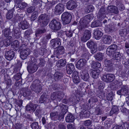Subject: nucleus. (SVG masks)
Masks as SVG:
<instances>
[{
	"mask_svg": "<svg viewBox=\"0 0 129 129\" xmlns=\"http://www.w3.org/2000/svg\"><path fill=\"white\" fill-rule=\"evenodd\" d=\"M59 38L52 39L50 41V43L52 47L55 48L61 45V42Z\"/></svg>",
	"mask_w": 129,
	"mask_h": 129,
	"instance_id": "13",
	"label": "nucleus"
},
{
	"mask_svg": "<svg viewBox=\"0 0 129 129\" xmlns=\"http://www.w3.org/2000/svg\"><path fill=\"white\" fill-rule=\"evenodd\" d=\"M87 61L85 58L80 59L77 62L76 65V68L79 69H82L86 63Z\"/></svg>",
	"mask_w": 129,
	"mask_h": 129,
	"instance_id": "17",
	"label": "nucleus"
},
{
	"mask_svg": "<svg viewBox=\"0 0 129 129\" xmlns=\"http://www.w3.org/2000/svg\"><path fill=\"white\" fill-rule=\"evenodd\" d=\"M119 111V110L117 106H113L110 111V115L112 116L114 113L116 114Z\"/></svg>",
	"mask_w": 129,
	"mask_h": 129,
	"instance_id": "41",
	"label": "nucleus"
},
{
	"mask_svg": "<svg viewBox=\"0 0 129 129\" xmlns=\"http://www.w3.org/2000/svg\"><path fill=\"white\" fill-rule=\"evenodd\" d=\"M81 78L85 81H87L89 80L90 76L88 71H83L81 73Z\"/></svg>",
	"mask_w": 129,
	"mask_h": 129,
	"instance_id": "25",
	"label": "nucleus"
},
{
	"mask_svg": "<svg viewBox=\"0 0 129 129\" xmlns=\"http://www.w3.org/2000/svg\"><path fill=\"white\" fill-rule=\"evenodd\" d=\"M17 7L18 8L22 9L24 10L25 7L27 6V4L24 2H22L21 3H17Z\"/></svg>",
	"mask_w": 129,
	"mask_h": 129,
	"instance_id": "52",
	"label": "nucleus"
},
{
	"mask_svg": "<svg viewBox=\"0 0 129 129\" xmlns=\"http://www.w3.org/2000/svg\"><path fill=\"white\" fill-rule=\"evenodd\" d=\"M23 17V15L22 13H17L13 18V20L14 23L16 22L20 23V22L22 21V19Z\"/></svg>",
	"mask_w": 129,
	"mask_h": 129,
	"instance_id": "23",
	"label": "nucleus"
},
{
	"mask_svg": "<svg viewBox=\"0 0 129 129\" xmlns=\"http://www.w3.org/2000/svg\"><path fill=\"white\" fill-rule=\"evenodd\" d=\"M19 46V42L17 40H15L11 44L12 47L14 48L15 50H18Z\"/></svg>",
	"mask_w": 129,
	"mask_h": 129,
	"instance_id": "40",
	"label": "nucleus"
},
{
	"mask_svg": "<svg viewBox=\"0 0 129 129\" xmlns=\"http://www.w3.org/2000/svg\"><path fill=\"white\" fill-rule=\"evenodd\" d=\"M32 33L31 29H27L24 33V37L26 38H28L30 37V35Z\"/></svg>",
	"mask_w": 129,
	"mask_h": 129,
	"instance_id": "50",
	"label": "nucleus"
},
{
	"mask_svg": "<svg viewBox=\"0 0 129 129\" xmlns=\"http://www.w3.org/2000/svg\"><path fill=\"white\" fill-rule=\"evenodd\" d=\"M83 112L82 114V117L85 118L88 117L89 116V112L88 110H84V111H82Z\"/></svg>",
	"mask_w": 129,
	"mask_h": 129,
	"instance_id": "62",
	"label": "nucleus"
},
{
	"mask_svg": "<svg viewBox=\"0 0 129 129\" xmlns=\"http://www.w3.org/2000/svg\"><path fill=\"white\" fill-rule=\"evenodd\" d=\"M58 113L57 112H52L50 113V116L52 120H57L58 119Z\"/></svg>",
	"mask_w": 129,
	"mask_h": 129,
	"instance_id": "39",
	"label": "nucleus"
},
{
	"mask_svg": "<svg viewBox=\"0 0 129 129\" xmlns=\"http://www.w3.org/2000/svg\"><path fill=\"white\" fill-rule=\"evenodd\" d=\"M46 31V30L45 28L37 29L35 31V36L37 37H39L41 35L45 33Z\"/></svg>",
	"mask_w": 129,
	"mask_h": 129,
	"instance_id": "32",
	"label": "nucleus"
},
{
	"mask_svg": "<svg viewBox=\"0 0 129 129\" xmlns=\"http://www.w3.org/2000/svg\"><path fill=\"white\" fill-rule=\"evenodd\" d=\"M62 23L64 25L68 24L70 22L72 19L71 14L68 12H65L62 13L61 16Z\"/></svg>",
	"mask_w": 129,
	"mask_h": 129,
	"instance_id": "6",
	"label": "nucleus"
},
{
	"mask_svg": "<svg viewBox=\"0 0 129 129\" xmlns=\"http://www.w3.org/2000/svg\"><path fill=\"white\" fill-rule=\"evenodd\" d=\"M32 129H40L38 122L33 123L30 125Z\"/></svg>",
	"mask_w": 129,
	"mask_h": 129,
	"instance_id": "54",
	"label": "nucleus"
},
{
	"mask_svg": "<svg viewBox=\"0 0 129 129\" xmlns=\"http://www.w3.org/2000/svg\"><path fill=\"white\" fill-rule=\"evenodd\" d=\"M49 25L50 27L54 32L59 30L61 27L60 23L55 19H53L51 21Z\"/></svg>",
	"mask_w": 129,
	"mask_h": 129,
	"instance_id": "3",
	"label": "nucleus"
},
{
	"mask_svg": "<svg viewBox=\"0 0 129 129\" xmlns=\"http://www.w3.org/2000/svg\"><path fill=\"white\" fill-rule=\"evenodd\" d=\"M121 58V55L120 53L119 52H115V54L112 56L111 59L113 60H119Z\"/></svg>",
	"mask_w": 129,
	"mask_h": 129,
	"instance_id": "35",
	"label": "nucleus"
},
{
	"mask_svg": "<svg viewBox=\"0 0 129 129\" xmlns=\"http://www.w3.org/2000/svg\"><path fill=\"white\" fill-rule=\"evenodd\" d=\"M86 45L88 47L91 49V53H94L96 51L97 46V43L95 42L90 40L87 42Z\"/></svg>",
	"mask_w": 129,
	"mask_h": 129,
	"instance_id": "7",
	"label": "nucleus"
},
{
	"mask_svg": "<svg viewBox=\"0 0 129 129\" xmlns=\"http://www.w3.org/2000/svg\"><path fill=\"white\" fill-rule=\"evenodd\" d=\"M22 66V64L21 62H19L18 64L15 66L14 69V73H16L19 71L20 68Z\"/></svg>",
	"mask_w": 129,
	"mask_h": 129,
	"instance_id": "53",
	"label": "nucleus"
},
{
	"mask_svg": "<svg viewBox=\"0 0 129 129\" xmlns=\"http://www.w3.org/2000/svg\"><path fill=\"white\" fill-rule=\"evenodd\" d=\"M105 9L104 7L101 8L99 10L98 15V18L100 20L103 19L106 17Z\"/></svg>",
	"mask_w": 129,
	"mask_h": 129,
	"instance_id": "19",
	"label": "nucleus"
},
{
	"mask_svg": "<svg viewBox=\"0 0 129 129\" xmlns=\"http://www.w3.org/2000/svg\"><path fill=\"white\" fill-rule=\"evenodd\" d=\"M50 101L49 97L45 96L43 94L41 96V97L39 99V102L40 103H48L51 102Z\"/></svg>",
	"mask_w": 129,
	"mask_h": 129,
	"instance_id": "29",
	"label": "nucleus"
},
{
	"mask_svg": "<svg viewBox=\"0 0 129 129\" xmlns=\"http://www.w3.org/2000/svg\"><path fill=\"white\" fill-rule=\"evenodd\" d=\"M66 63V59H61L58 60L56 62V66L58 68H61L65 66Z\"/></svg>",
	"mask_w": 129,
	"mask_h": 129,
	"instance_id": "31",
	"label": "nucleus"
},
{
	"mask_svg": "<svg viewBox=\"0 0 129 129\" xmlns=\"http://www.w3.org/2000/svg\"><path fill=\"white\" fill-rule=\"evenodd\" d=\"M12 38L11 36H9L6 39H5L3 42V45L7 47L9 46L12 41V40L11 39Z\"/></svg>",
	"mask_w": 129,
	"mask_h": 129,
	"instance_id": "37",
	"label": "nucleus"
},
{
	"mask_svg": "<svg viewBox=\"0 0 129 129\" xmlns=\"http://www.w3.org/2000/svg\"><path fill=\"white\" fill-rule=\"evenodd\" d=\"M98 88L102 91L104 88V83L101 80H98L97 82Z\"/></svg>",
	"mask_w": 129,
	"mask_h": 129,
	"instance_id": "47",
	"label": "nucleus"
},
{
	"mask_svg": "<svg viewBox=\"0 0 129 129\" xmlns=\"http://www.w3.org/2000/svg\"><path fill=\"white\" fill-rule=\"evenodd\" d=\"M18 24L19 26L21 27L23 29H27L28 27V25L26 20L21 21L20 23H19Z\"/></svg>",
	"mask_w": 129,
	"mask_h": 129,
	"instance_id": "34",
	"label": "nucleus"
},
{
	"mask_svg": "<svg viewBox=\"0 0 129 129\" xmlns=\"http://www.w3.org/2000/svg\"><path fill=\"white\" fill-rule=\"evenodd\" d=\"M22 74L20 73H18L15 75L13 78V79H15L16 81H18L21 79Z\"/></svg>",
	"mask_w": 129,
	"mask_h": 129,
	"instance_id": "59",
	"label": "nucleus"
},
{
	"mask_svg": "<svg viewBox=\"0 0 129 129\" xmlns=\"http://www.w3.org/2000/svg\"><path fill=\"white\" fill-rule=\"evenodd\" d=\"M38 67L37 64L34 63L29 64L27 67V70L30 73H33L37 70Z\"/></svg>",
	"mask_w": 129,
	"mask_h": 129,
	"instance_id": "16",
	"label": "nucleus"
},
{
	"mask_svg": "<svg viewBox=\"0 0 129 129\" xmlns=\"http://www.w3.org/2000/svg\"><path fill=\"white\" fill-rule=\"evenodd\" d=\"M13 10L11 9L9 10L6 14V18L8 19H11L13 17Z\"/></svg>",
	"mask_w": 129,
	"mask_h": 129,
	"instance_id": "48",
	"label": "nucleus"
},
{
	"mask_svg": "<svg viewBox=\"0 0 129 129\" xmlns=\"http://www.w3.org/2000/svg\"><path fill=\"white\" fill-rule=\"evenodd\" d=\"M91 36V33L90 31L88 30H86L84 31L82 36L81 38V41L85 42L89 40Z\"/></svg>",
	"mask_w": 129,
	"mask_h": 129,
	"instance_id": "12",
	"label": "nucleus"
},
{
	"mask_svg": "<svg viewBox=\"0 0 129 129\" xmlns=\"http://www.w3.org/2000/svg\"><path fill=\"white\" fill-rule=\"evenodd\" d=\"M94 38L97 40L100 39L103 35V33L97 28L94 30Z\"/></svg>",
	"mask_w": 129,
	"mask_h": 129,
	"instance_id": "27",
	"label": "nucleus"
},
{
	"mask_svg": "<svg viewBox=\"0 0 129 129\" xmlns=\"http://www.w3.org/2000/svg\"><path fill=\"white\" fill-rule=\"evenodd\" d=\"M128 86L123 85L121 87V89L118 90L117 93L119 95H122L126 96L129 95Z\"/></svg>",
	"mask_w": 129,
	"mask_h": 129,
	"instance_id": "11",
	"label": "nucleus"
},
{
	"mask_svg": "<svg viewBox=\"0 0 129 129\" xmlns=\"http://www.w3.org/2000/svg\"><path fill=\"white\" fill-rule=\"evenodd\" d=\"M61 109L62 110V111L64 112V113L63 112L62 114L60 113L58 115V119L60 120L64 118V115L66 114L68 111L67 107L65 105L62 104L61 105Z\"/></svg>",
	"mask_w": 129,
	"mask_h": 129,
	"instance_id": "21",
	"label": "nucleus"
},
{
	"mask_svg": "<svg viewBox=\"0 0 129 129\" xmlns=\"http://www.w3.org/2000/svg\"><path fill=\"white\" fill-rule=\"evenodd\" d=\"M66 71L67 74L71 75L73 73L75 69V66L72 63L67 64L66 66Z\"/></svg>",
	"mask_w": 129,
	"mask_h": 129,
	"instance_id": "22",
	"label": "nucleus"
},
{
	"mask_svg": "<svg viewBox=\"0 0 129 129\" xmlns=\"http://www.w3.org/2000/svg\"><path fill=\"white\" fill-rule=\"evenodd\" d=\"M95 113L96 115H101L103 113V111L101 106H98L95 110Z\"/></svg>",
	"mask_w": 129,
	"mask_h": 129,
	"instance_id": "38",
	"label": "nucleus"
},
{
	"mask_svg": "<svg viewBox=\"0 0 129 129\" xmlns=\"http://www.w3.org/2000/svg\"><path fill=\"white\" fill-rule=\"evenodd\" d=\"M38 12L37 11H35L32 15L30 19L31 21H34L35 19L38 16Z\"/></svg>",
	"mask_w": 129,
	"mask_h": 129,
	"instance_id": "58",
	"label": "nucleus"
},
{
	"mask_svg": "<svg viewBox=\"0 0 129 129\" xmlns=\"http://www.w3.org/2000/svg\"><path fill=\"white\" fill-rule=\"evenodd\" d=\"M23 95L24 96H27L30 95L31 93L30 90L27 88H24L23 91Z\"/></svg>",
	"mask_w": 129,
	"mask_h": 129,
	"instance_id": "45",
	"label": "nucleus"
},
{
	"mask_svg": "<svg viewBox=\"0 0 129 129\" xmlns=\"http://www.w3.org/2000/svg\"><path fill=\"white\" fill-rule=\"evenodd\" d=\"M112 40V37L108 35H104L102 38V41L105 44H111Z\"/></svg>",
	"mask_w": 129,
	"mask_h": 129,
	"instance_id": "24",
	"label": "nucleus"
},
{
	"mask_svg": "<svg viewBox=\"0 0 129 129\" xmlns=\"http://www.w3.org/2000/svg\"><path fill=\"white\" fill-rule=\"evenodd\" d=\"M94 9L92 5H89L85 9V12L86 13H88L93 11Z\"/></svg>",
	"mask_w": 129,
	"mask_h": 129,
	"instance_id": "46",
	"label": "nucleus"
},
{
	"mask_svg": "<svg viewBox=\"0 0 129 129\" xmlns=\"http://www.w3.org/2000/svg\"><path fill=\"white\" fill-rule=\"evenodd\" d=\"M15 53L12 50L6 51L5 53V58L9 60H12L15 56Z\"/></svg>",
	"mask_w": 129,
	"mask_h": 129,
	"instance_id": "18",
	"label": "nucleus"
},
{
	"mask_svg": "<svg viewBox=\"0 0 129 129\" xmlns=\"http://www.w3.org/2000/svg\"><path fill=\"white\" fill-rule=\"evenodd\" d=\"M74 120V116L71 113L68 114L66 117V121L67 122H73Z\"/></svg>",
	"mask_w": 129,
	"mask_h": 129,
	"instance_id": "33",
	"label": "nucleus"
},
{
	"mask_svg": "<svg viewBox=\"0 0 129 129\" xmlns=\"http://www.w3.org/2000/svg\"><path fill=\"white\" fill-rule=\"evenodd\" d=\"M64 5L62 4L59 3L55 7L54 14L57 15H59L64 11Z\"/></svg>",
	"mask_w": 129,
	"mask_h": 129,
	"instance_id": "9",
	"label": "nucleus"
},
{
	"mask_svg": "<svg viewBox=\"0 0 129 129\" xmlns=\"http://www.w3.org/2000/svg\"><path fill=\"white\" fill-rule=\"evenodd\" d=\"M92 122V120H88L84 121L83 124L84 125L86 126H91V124Z\"/></svg>",
	"mask_w": 129,
	"mask_h": 129,
	"instance_id": "61",
	"label": "nucleus"
},
{
	"mask_svg": "<svg viewBox=\"0 0 129 129\" xmlns=\"http://www.w3.org/2000/svg\"><path fill=\"white\" fill-rule=\"evenodd\" d=\"M64 95V94L63 92L56 91L51 93L50 98L52 100H56L59 102L62 99Z\"/></svg>",
	"mask_w": 129,
	"mask_h": 129,
	"instance_id": "5",
	"label": "nucleus"
},
{
	"mask_svg": "<svg viewBox=\"0 0 129 129\" xmlns=\"http://www.w3.org/2000/svg\"><path fill=\"white\" fill-rule=\"evenodd\" d=\"M12 28V25H11L9 27L7 28H5L3 30V33L5 37H8L9 35L11 33V30Z\"/></svg>",
	"mask_w": 129,
	"mask_h": 129,
	"instance_id": "28",
	"label": "nucleus"
},
{
	"mask_svg": "<svg viewBox=\"0 0 129 129\" xmlns=\"http://www.w3.org/2000/svg\"><path fill=\"white\" fill-rule=\"evenodd\" d=\"M113 59H111L108 60L107 59H105L104 61L105 66L108 68L106 69V71L108 72H111L113 70V67L112 66L114 64Z\"/></svg>",
	"mask_w": 129,
	"mask_h": 129,
	"instance_id": "8",
	"label": "nucleus"
},
{
	"mask_svg": "<svg viewBox=\"0 0 129 129\" xmlns=\"http://www.w3.org/2000/svg\"><path fill=\"white\" fill-rule=\"evenodd\" d=\"M39 80H36L33 82L32 85L30 86L32 90L37 93L41 92L42 89Z\"/></svg>",
	"mask_w": 129,
	"mask_h": 129,
	"instance_id": "4",
	"label": "nucleus"
},
{
	"mask_svg": "<svg viewBox=\"0 0 129 129\" xmlns=\"http://www.w3.org/2000/svg\"><path fill=\"white\" fill-rule=\"evenodd\" d=\"M115 52H114L109 49L108 48H107L106 50V53L107 54L110 56V58H111L112 56L115 54Z\"/></svg>",
	"mask_w": 129,
	"mask_h": 129,
	"instance_id": "51",
	"label": "nucleus"
},
{
	"mask_svg": "<svg viewBox=\"0 0 129 129\" xmlns=\"http://www.w3.org/2000/svg\"><path fill=\"white\" fill-rule=\"evenodd\" d=\"M119 75L120 77H122L123 78H124V79H125L126 80H127L126 79L127 78V75L126 72L125 71L121 72L120 73Z\"/></svg>",
	"mask_w": 129,
	"mask_h": 129,
	"instance_id": "57",
	"label": "nucleus"
},
{
	"mask_svg": "<svg viewBox=\"0 0 129 129\" xmlns=\"http://www.w3.org/2000/svg\"><path fill=\"white\" fill-rule=\"evenodd\" d=\"M52 88L54 90H58L61 88L60 84L58 83L53 84L52 86Z\"/></svg>",
	"mask_w": 129,
	"mask_h": 129,
	"instance_id": "55",
	"label": "nucleus"
},
{
	"mask_svg": "<svg viewBox=\"0 0 129 129\" xmlns=\"http://www.w3.org/2000/svg\"><path fill=\"white\" fill-rule=\"evenodd\" d=\"M91 73L93 78H96L98 77L100 73V71L99 70H93L91 71Z\"/></svg>",
	"mask_w": 129,
	"mask_h": 129,
	"instance_id": "43",
	"label": "nucleus"
},
{
	"mask_svg": "<svg viewBox=\"0 0 129 129\" xmlns=\"http://www.w3.org/2000/svg\"><path fill=\"white\" fill-rule=\"evenodd\" d=\"M63 74L62 72L57 71L54 75V79L55 81L60 80L63 77Z\"/></svg>",
	"mask_w": 129,
	"mask_h": 129,
	"instance_id": "30",
	"label": "nucleus"
},
{
	"mask_svg": "<svg viewBox=\"0 0 129 129\" xmlns=\"http://www.w3.org/2000/svg\"><path fill=\"white\" fill-rule=\"evenodd\" d=\"M103 57V55L101 53L99 52L95 54L94 57L96 60H102Z\"/></svg>",
	"mask_w": 129,
	"mask_h": 129,
	"instance_id": "49",
	"label": "nucleus"
},
{
	"mask_svg": "<svg viewBox=\"0 0 129 129\" xmlns=\"http://www.w3.org/2000/svg\"><path fill=\"white\" fill-rule=\"evenodd\" d=\"M108 83L111 82L114 80L115 78L114 75L113 74H108Z\"/></svg>",
	"mask_w": 129,
	"mask_h": 129,
	"instance_id": "60",
	"label": "nucleus"
},
{
	"mask_svg": "<svg viewBox=\"0 0 129 129\" xmlns=\"http://www.w3.org/2000/svg\"><path fill=\"white\" fill-rule=\"evenodd\" d=\"M90 15H88L80 19L78 27L79 31H82L87 26L88 22L90 19Z\"/></svg>",
	"mask_w": 129,
	"mask_h": 129,
	"instance_id": "1",
	"label": "nucleus"
},
{
	"mask_svg": "<svg viewBox=\"0 0 129 129\" xmlns=\"http://www.w3.org/2000/svg\"><path fill=\"white\" fill-rule=\"evenodd\" d=\"M101 66V64L97 62H95L94 61H92L91 64V67L94 69H97L100 68Z\"/></svg>",
	"mask_w": 129,
	"mask_h": 129,
	"instance_id": "44",
	"label": "nucleus"
},
{
	"mask_svg": "<svg viewBox=\"0 0 129 129\" xmlns=\"http://www.w3.org/2000/svg\"><path fill=\"white\" fill-rule=\"evenodd\" d=\"M107 14H108L109 13H110L117 14L119 13L118 9L117 7L114 6H109L107 8Z\"/></svg>",
	"mask_w": 129,
	"mask_h": 129,
	"instance_id": "15",
	"label": "nucleus"
},
{
	"mask_svg": "<svg viewBox=\"0 0 129 129\" xmlns=\"http://www.w3.org/2000/svg\"><path fill=\"white\" fill-rule=\"evenodd\" d=\"M114 84H116L115 85L114 89H117L118 86H120L122 84V82L120 80H115L114 81Z\"/></svg>",
	"mask_w": 129,
	"mask_h": 129,
	"instance_id": "56",
	"label": "nucleus"
},
{
	"mask_svg": "<svg viewBox=\"0 0 129 129\" xmlns=\"http://www.w3.org/2000/svg\"><path fill=\"white\" fill-rule=\"evenodd\" d=\"M28 53L26 49L23 50L20 52V56L21 58L22 59H25L28 55Z\"/></svg>",
	"mask_w": 129,
	"mask_h": 129,
	"instance_id": "36",
	"label": "nucleus"
},
{
	"mask_svg": "<svg viewBox=\"0 0 129 129\" xmlns=\"http://www.w3.org/2000/svg\"><path fill=\"white\" fill-rule=\"evenodd\" d=\"M38 106V105L37 104L29 103L25 107V110L26 111H29L30 113H33L35 111Z\"/></svg>",
	"mask_w": 129,
	"mask_h": 129,
	"instance_id": "14",
	"label": "nucleus"
},
{
	"mask_svg": "<svg viewBox=\"0 0 129 129\" xmlns=\"http://www.w3.org/2000/svg\"><path fill=\"white\" fill-rule=\"evenodd\" d=\"M77 6L76 2L72 0L69 1L66 4L67 8L68 10H71L76 8Z\"/></svg>",
	"mask_w": 129,
	"mask_h": 129,
	"instance_id": "20",
	"label": "nucleus"
},
{
	"mask_svg": "<svg viewBox=\"0 0 129 129\" xmlns=\"http://www.w3.org/2000/svg\"><path fill=\"white\" fill-rule=\"evenodd\" d=\"M101 25V21L99 20H97L92 22L91 24V27H95L100 26Z\"/></svg>",
	"mask_w": 129,
	"mask_h": 129,
	"instance_id": "42",
	"label": "nucleus"
},
{
	"mask_svg": "<svg viewBox=\"0 0 129 129\" xmlns=\"http://www.w3.org/2000/svg\"><path fill=\"white\" fill-rule=\"evenodd\" d=\"M54 51V55L56 58L59 59L60 56L63 54L64 52V49L63 46H61L58 47Z\"/></svg>",
	"mask_w": 129,
	"mask_h": 129,
	"instance_id": "10",
	"label": "nucleus"
},
{
	"mask_svg": "<svg viewBox=\"0 0 129 129\" xmlns=\"http://www.w3.org/2000/svg\"><path fill=\"white\" fill-rule=\"evenodd\" d=\"M126 30L124 29H120L119 30V34L121 37H124L126 36Z\"/></svg>",
	"mask_w": 129,
	"mask_h": 129,
	"instance_id": "64",
	"label": "nucleus"
},
{
	"mask_svg": "<svg viewBox=\"0 0 129 129\" xmlns=\"http://www.w3.org/2000/svg\"><path fill=\"white\" fill-rule=\"evenodd\" d=\"M50 16L46 14H42L38 18V21L41 27H44L48 24L49 21Z\"/></svg>",
	"mask_w": 129,
	"mask_h": 129,
	"instance_id": "2",
	"label": "nucleus"
},
{
	"mask_svg": "<svg viewBox=\"0 0 129 129\" xmlns=\"http://www.w3.org/2000/svg\"><path fill=\"white\" fill-rule=\"evenodd\" d=\"M12 35L15 38L18 37L20 34L19 29V28L14 27L12 25Z\"/></svg>",
	"mask_w": 129,
	"mask_h": 129,
	"instance_id": "26",
	"label": "nucleus"
},
{
	"mask_svg": "<svg viewBox=\"0 0 129 129\" xmlns=\"http://www.w3.org/2000/svg\"><path fill=\"white\" fill-rule=\"evenodd\" d=\"M14 102L15 104L18 105L20 107H21L22 104V100H17L16 99H14Z\"/></svg>",
	"mask_w": 129,
	"mask_h": 129,
	"instance_id": "63",
	"label": "nucleus"
}]
</instances>
